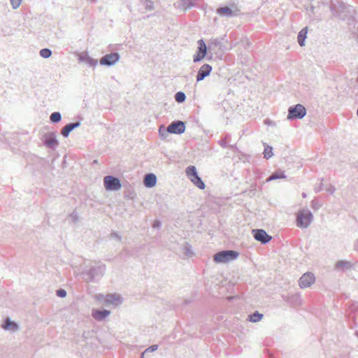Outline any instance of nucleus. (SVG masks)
Returning <instances> with one entry per match:
<instances>
[{"instance_id": "nucleus-1", "label": "nucleus", "mask_w": 358, "mask_h": 358, "mask_svg": "<svg viewBox=\"0 0 358 358\" xmlns=\"http://www.w3.org/2000/svg\"><path fill=\"white\" fill-rule=\"evenodd\" d=\"M106 271V265L104 264L98 262L94 265H90L82 272L83 280L87 282H97L104 275Z\"/></svg>"}, {"instance_id": "nucleus-2", "label": "nucleus", "mask_w": 358, "mask_h": 358, "mask_svg": "<svg viewBox=\"0 0 358 358\" xmlns=\"http://www.w3.org/2000/svg\"><path fill=\"white\" fill-rule=\"evenodd\" d=\"M239 256V252L235 250H222L213 255V260L216 263H227L234 260Z\"/></svg>"}, {"instance_id": "nucleus-3", "label": "nucleus", "mask_w": 358, "mask_h": 358, "mask_svg": "<svg viewBox=\"0 0 358 358\" xmlns=\"http://www.w3.org/2000/svg\"><path fill=\"white\" fill-rule=\"evenodd\" d=\"M313 219V213L308 209L299 210L296 215V226L299 228H307Z\"/></svg>"}, {"instance_id": "nucleus-4", "label": "nucleus", "mask_w": 358, "mask_h": 358, "mask_svg": "<svg viewBox=\"0 0 358 358\" xmlns=\"http://www.w3.org/2000/svg\"><path fill=\"white\" fill-rule=\"evenodd\" d=\"M307 113V110L304 106L298 103L289 107L287 119L289 120H301L303 118Z\"/></svg>"}, {"instance_id": "nucleus-5", "label": "nucleus", "mask_w": 358, "mask_h": 358, "mask_svg": "<svg viewBox=\"0 0 358 358\" xmlns=\"http://www.w3.org/2000/svg\"><path fill=\"white\" fill-rule=\"evenodd\" d=\"M187 176L191 180V182L200 189H205V183L202 179L198 175L196 169L194 166H189L185 170Z\"/></svg>"}, {"instance_id": "nucleus-6", "label": "nucleus", "mask_w": 358, "mask_h": 358, "mask_svg": "<svg viewBox=\"0 0 358 358\" xmlns=\"http://www.w3.org/2000/svg\"><path fill=\"white\" fill-rule=\"evenodd\" d=\"M103 184L106 189L108 191H117L122 187L120 179L113 176H105Z\"/></svg>"}, {"instance_id": "nucleus-7", "label": "nucleus", "mask_w": 358, "mask_h": 358, "mask_svg": "<svg viewBox=\"0 0 358 358\" xmlns=\"http://www.w3.org/2000/svg\"><path fill=\"white\" fill-rule=\"evenodd\" d=\"M198 47L196 51V54L193 56V62L194 63L201 62L203 59L208 53V47L203 39H199L197 41Z\"/></svg>"}, {"instance_id": "nucleus-8", "label": "nucleus", "mask_w": 358, "mask_h": 358, "mask_svg": "<svg viewBox=\"0 0 358 358\" xmlns=\"http://www.w3.org/2000/svg\"><path fill=\"white\" fill-rule=\"evenodd\" d=\"M120 59L118 52H111L103 56L100 59V64L102 66H111L115 64Z\"/></svg>"}, {"instance_id": "nucleus-9", "label": "nucleus", "mask_w": 358, "mask_h": 358, "mask_svg": "<svg viewBox=\"0 0 358 358\" xmlns=\"http://www.w3.org/2000/svg\"><path fill=\"white\" fill-rule=\"evenodd\" d=\"M252 234L256 241L264 245L268 243L272 238V236L268 235L265 230L262 229H252Z\"/></svg>"}, {"instance_id": "nucleus-10", "label": "nucleus", "mask_w": 358, "mask_h": 358, "mask_svg": "<svg viewBox=\"0 0 358 358\" xmlns=\"http://www.w3.org/2000/svg\"><path fill=\"white\" fill-rule=\"evenodd\" d=\"M348 6L338 0L331 1L330 5L331 11L336 17H341V14L346 11Z\"/></svg>"}, {"instance_id": "nucleus-11", "label": "nucleus", "mask_w": 358, "mask_h": 358, "mask_svg": "<svg viewBox=\"0 0 358 358\" xmlns=\"http://www.w3.org/2000/svg\"><path fill=\"white\" fill-rule=\"evenodd\" d=\"M43 143L48 148L55 149L59 145L55 133L48 132L45 134L43 136Z\"/></svg>"}, {"instance_id": "nucleus-12", "label": "nucleus", "mask_w": 358, "mask_h": 358, "mask_svg": "<svg viewBox=\"0 0 358 358\" xmlns=\"http://www.w3.org/2000/svg\"><path fill=\"white\" fill-rule=\"evenodd\" d=\"M315 278L313 273L307 272L304 273L299 280V285L301 288H307L310 287L315 282Z\"/></svg>"}, {"instance_id": "nucleus-13", "label": "nucleus", "mask_w": 358, "mask_h": 358, "mask_svg": "<svg viewBox=\"0 0 358 358\" xmlns=\"http://www.w3.org/2000/svg\"><path fill=\"white\" fill-rule=\"evenodd\" d=\"M185 131V123L180 120L172 122L168 126V131H171V134H182Z\"/></svg>"}, {"instance_id": "nucleus-14", "label": "nucleus", "mask_w": 358, "mask_h": 358, "mask_svg": "<svg viewBox=\"0 0 358 358\" xmlns=\"http://www.w3.org/2000/svg\"><path fill=\"white\" fill-rule=\"evenodd\" d=\"M223 40L224 38L210 39L208 43V49L214 51L215 53H217V51H223L226 49V47L222 43Z\"/></svg>"}, {"instance_id": "nucleus-15", "label": "nucleus", "mask_w": 358, "mask_h": 358, "mask_svg": "<svg viewBox=\"0 0 358 358\" xmlns=\"http://www.w3.org/2000/svg\"><path fill=\"white\" fill-rule=\"evenodd\" d=\"M212 66L208 64L202 65L196 75V82H200L208 76L212 71Z\"/></svg>"}, {"instance_id": "nucleus-16", "label": "nucleus", "mask_w": 358, "mask_h": 358, "mask_svg": "<svg viewBox=\"0 0 358 358\" xmlns=\"http://www.w3.org/2000/svg\"><path fill=\"white\" fill-rule=\"evenodd\" d=\"M217 13L221 16L231 17L233 16L238 15L240 14V10H238V8L232 10L229 6H224L217 8Z\"/></svg>"}, {"instance_id": "nucleus-17", "label": "nucleus", "mask_w": 358, "mask_h": 358, "mask_svg": "<svg viewBox=\"0 0 358 358\" xmlns=\"http://www.w3.org/2000/svg\"><path fill=\"white\" fill-rule=\"evenodd\" d=\"M80 126V122H71L67 124H66L62 129H61V134L64 137L67 138L69 136V134L75 129L79 127Z\"/></svg>"}, {"instance_id": "nucleus-18", "label": "nucleus", "mask_w": 358, "mask_h": 358, "mask_svg": "<svg viewBox=\"0 0 358 358\" xmlns=\"http://www.w3.org/2000/svg\"><path fill=\"white\" fill-rule=\"evenodd\" d=\"M78 61L80 62H85L90 66L92 67H95L98 64V61L95 59L90 57L88 55L87 52H83L80 54L78 57Z\"/></svg>"}, {"instance_id": "nucleus-19", "label": "nucleus", "mask_w": 358, "mask_h": 358, "mask_svg": "<svg viewBox=\"0 0 358 358\" xmlns=\"http://www.w3.org/2000/svg\"><path fill=\"white\" fill-rule=\"evenodd\" d=\"M353 268V264L345 260H339L335 264V269L341 271H346Z\"/></svg>"}, {"instance_id": "nucleus-20", "label": "nucleus", "mask_w": 358, "mask_h": 358, "mask_svg": "<svg viewBox=\"0 0 358 358\" xmlns=\"http://www.w3.org/2000/svg\"><path fill=\"white\" fill-rule=\"evenodd\" d=\"M110 314V311L106 309L93 310L92 317L98 321H102Z\"/></svg>"}, {"instance_id": "nucleus-21", "label": "nucleus", "mask_w": 358, "mask_h": 358, "mask_svg": "<svg viewBox=\"0 0 358 358\" xmlns=\"http://www.w3.org/2000/svg\"><path fill=\"white\" fill-rule=\"evenodd\" d=\"M144 185L146 187L151 188L155 186L157 183V177L154 173H147L144 176Z\"/></svg>"}, {"instance_id": "nucleus-22", "label": "nucleus", "mask_w": 358, "mask_h": 358, "mask_svg": "<svg viewBox=\"0 0 358 358\" xmlns=\"http://www.w3.org/2000/svg\"><path fill=\"white\" fill-rule=\"evenodd\" d=\"M105 303L118 305L122 303V299L116 294H108L106 296Z\"/></svg>"}, {"instance_id": "nucleus-23", "label": "nucleus", "mask_w": 358, "mask_h": 358, "mask_svg": "<svg viewBox=\"0 0 358 358\" xmlns=\"http://www.w3.org/2000/svg\"><path fill=\"white\" fill-rule=\"evenodd\" d=\"M230 138V135L229 134H226L224 136L221 138V139L218 141L219 145L222 148H229L231 150L236 149V145H228L229 139Z\"/></svg>"}, {"instance_id": "nucleus-24", "label": "nucleus", "mask_w": 358, "mask_h": 358, "mask_svg": "<svg viewBox=\"0 0 358 358\" xmlns=\"http://www.w3.org/2000/svg\"><path fill=\"white\" fill-rule=\"evenodd\" d=\"M308 27L303 28L298 34L297 40L300 46L305 45V41L307 37Z\"/></svg>"}, {"instance_id": "nucleus-25", "label": "nucleus", "mask_w": 358, "mask_h": 358, "mask_svg": "<svg viewBox=\"0 0 358 358\" xmlns=\"http://www.w3.org/2000/svg\"><path fill=\"white\" fill-rule=\"evenodd\" d=\"M286 176L285 175L284 172L281 170H278L275 172H273L267 179L266 182H270L271 180H275L277 179H282L285 178Z\"/></svg>"}, {"instance_id": "nucleus-26", "label": "nucleus", "mask_w": 358, "mask_h": 358, "mask_svg": "<svg viewBox=\"0 0 358 358\" xmlns=\"http://www.w3.org/2000/svg\"><path fill=\"white\" fill-rule=\"evenodd\" d=\"M2 327L5 329V330H9V329H18V326L17 324L13 322V321H11L10 318H6L4 322H3V324H2Z\"/></svg>"}, {"instance_id": "nucleus-27", "label": "nucleus", "mask_w": 358, "mask_h": 358, "mask_svg": "<svg viewBox=\"0 0 358 358\" xmlns=\"http://www.w3.org/2000/svg\"><path fill=\"white\" fill-rule=\"evenodd\" d=\"M263 317V314L259 313L258 311H255L252 314L248 316V320L252 322H257L260 321Z\"/></svg>"}, {"instance_id": "nucleus-28", "label": "nucleus", "mask_w": 358, "mask_h": 358, "mask_svg": "<svg viewBox=\"0 0 358 358\" xmlns=\"http://www.w3.org/2000/svg\"><path fill=\"white\" fill-rule=\"evenodd\" d=\"M141 4H143L148 11H152L155 10L154 2L152 0H140Z\"/></svg>"}, {"instance_id": "nucleus-29", "label": "nucleus", "mask_w": 358, "mask_h": 358, "mask_svg": "<svg viewBox=\"0 0 358 358\" xmlns=\"http://www.w3.org/2000/svg\"><path fill=\"white\" fill-rule=\"evenodd\" d=\"M50 120L52 123L56 124L62 120V115L59 112H53L50 116Z\"/></svg>"}, {"instance_id": "nucleus-30", "label": "nucleus", "mask_w": 358, "mask_h": 358, "mask_svg": "<svg viewBox=\"0 0 358 358\" xmlns=\"http://www.w3.org/2000/svg\"><path fill=\"white\" fill-rule=\"evenodd\" d=\"M182 250L183 251V253L187 257H191L193 255V252L192 250V245L189 243H187V242H185L183 244Z\"/></svg>"}, {"instance_id": "nucleus-31", "label": "nucleus", "mask_w": 358, "mask_h": 358, "mask_svg": "<svg viewBox=\"0 0 358 358\" xmlns=\"http://www.w3.org/2000/svg\"><path fill=\"white\" fill-rule=\"evenodd\" d=\"M159 134L162 139H165L169 134H171V131H168V127L162 125L159 129Z\"/></svg>"}, {"instance_id": "nucleus-32", "label": "nucleus", "mask_w": 358, "mask_h": 358, "mask_svg": "<svg viewBox=\"0 0 358 358\" xmlns=\"http://www.w3.org/2000/svg\"><path fill=\"white\" fill-rule=\"evenodd\" d=\"M175 100L179 103H182L186 100V95L183 92H178L175 94Z\"/></svg>"}, {"instance_id": "nucleus-33", "label": "nucleus", "mask_w": 358, "mask_h": 358, "mask_svg": "<svg viewBox=\"0 0 358 358\" xmlns=\"http://www.w3.org/2000/svg\"><path fill=\"white\" fill-rule=\"evenodd\" d=\"M301 300L299 294H294L289 297L287 301L294 305H299L301 304Z\"/></svg>"}, {"instance_id": "nucleus-34", "label": "nucleus", "mask_w": 358, "mask_h": 358, "mask_svg": "<svg viewBox=\"0 0 358 358\" xmlns=\"http://www.w3.org/2000/svg\"><path fill=\"white\" fill-rule=\"evenodd\" d=\"M182 7L186 10L194 6V0H180Z\"/></svg>"}, {"instance_id": "nucleus-35", "label": "nucleus", "mask_w": 358, "mask_h": 358, "mask_svg": "<svg viewBox=\"0 0 358 358\" xmlns=\"http://www.w3.org/2000/svg\"><path fill=\"white\" fill-rule=\"evenodd\" d=\"M39 55L44 59H48L51 57L52 51L49 48H43L40 50Z\"/></svg>"}, {"instance_id": "nucleus-36", "label": "nucleus", "mask_w": 358, "mask_h": 358, "mask_svg": "<svg viewBox=\"0 0 358 358\" xmlns=\"http://www.w3.org/2000/svg\"><path fill=\"white\" fill-rule=\"evenodd\" d=\"M273 155V148L271 146H267L264 148V157L266 159H268Z\"/></svg>"}, {"instance_id": "nucleus-37", "label": "nucleus", "mask_w": 358, "mask_h": 358, "mask_svg": "<svg viewBox=\"0 0 358 358\" xmlns=\"http://www.w3.org/2000/svg\"><path fill=\"white\" fill-rule=\"evenodd\" d=\"M158 348L157 345H152L148 348L142 354L141 358H144V356L148 354V352H153L156 351Z\"/></svg>"}, {"instance_id": "nucleus-38", "label": "nucleus", "mask_w": 358, "mask_h": 358, "mask_svg": "<svg viewBox=\"0 0 358 358\" xmlns=\"http://www.w3.org/2000/svg\"><path fill=\"white\" fill-rule=\"evenodd\" d=\"M13 9H17L21 4L22 0H10Z\"/></svg>"}, {"instance_id": "nucleus-39", "label": "nucleus", "mask_w": 358, "mask_h": 358, "mask_svg": "<svg viewBox=\"0 0 358 358\" xmlns=\"http://www.w3.org/2000/svg\"><path fill=\"white\" fill-rule=\"evenodd\" d=\"M56 294L60 298H64L66 296V291L64 289H59L56 291Z\"/></svg>"}, {"instance_id": "nucleus-40", "label": "nucleus", "mask_w": 358, "mask_h": 358, "mask_svg": "<svg viewBox=\"0 0 358 358\" xmlns=\"http://www.w3.org/2000/svg\"><path fill=\"white\" fill-rule=\"evenodd\" d=\"M69 217L74 223L78 221V215L76 210L73 211V213L70 214Z\"/></svg>"}, {"instance_id": "nucleus-41", "label": "nucleus", "mask_w": 358, "mask_h": 358, "mask_svg": "<svg viewBox=\"0 0 358 358\" xmlns=\"http://www.w3.org/2000/svg\"><path fill=\"white\" fill-rule=\"evenodd\" d=\"M110 238H113L119 242H120L122 241V236L120 234H118L117 232H115V231H113L110 234Z\"/></svg>"}, {"instance_id": "nucleus-42", "label": "nucleus", "mask_w": 358, "mask_h": 358, "mask_svg": "<svg viewBox=\"0 0 358 358\" xmlns=\"http://www.w3.org/2000/svg\"><path fill=\"white\" fill-rule=\"evenodd\" d=\"M311 206L313 208L317 210L321 206L318 204L317 201L316 200H313L311 201Z\"/></svg>"}, {"instance_id": "nucleus-43", "label": "nucleus", "mask_w": 358, "mask_h": 358, "mask_svg": "<svg viewBox=\"0 0 358 358\" xmlns=\"http://www.w3.org/2000/svg\"><path fill=\"white\" fill-rule=\"evenodd\" d=\"M323 189V184L321 182L317 187H315V192L316 193L321 192Z\"/></svg>"}, {"instance_id": "nucleus-44", "label": "nucleus", "mask_w": 358, "mask_h": 358, "mask_svg": "<svg viewBox=\"0 0 358 358\" xmlns=\"http://www.w3.org/2000/svg\"><path fill=\"white\" fill-rule=\"evenodd\" d=\"M335 190L336 189L333 185H329V187L326 189V191L330 194H334Z\"/></svg>"}, {"instance_id": "nucleus-45", "label": "nucleus", "mask_w": 358, "mask_h": 358, "mask_svg": "<svg viewBox=\"0 0 358 358\" xmlns=\"http://www.w3.org/2000/svg\"><path fill=\"white\" fill-rule=\"evenodd\" d=\"M161 226V222L158 220H155L154 223L152 224L153 228H159Z\"/></svg>"}, {"instance_id": "nucleus-46", "label": "nucleus", "mask_w": 358, "mask_h": 358, "mask_svg": "<svg viewBox=\"0 0 358 358\" xmlns=\"http://www.w3.org/2000/svg\"><path fill=\"white\" fill-rule=\"evenodd\" d=\"M264 122H265V124H271L272 123V122L268 119L265 120Z\"/></svg>"}, {"instance_id": "nucleus-47", "label": "nucleus", "mask_w": 358, "mask_h": 358, "mask_svg": "<svg viewBox=\"0 0 358 358\" xmlns=\"http://www.w3.org/2000/svg\"><path fill=\"white\" fill-rule=\"evenodd\" d=\"M302 196H303V198H305V197L306 196V194L303 192V193L302 194Z\"/></svg>"}, {"instance_id": "nucleus-48", "label": "nucleus", "mask_w": 358, "mask_h": 358, "mask_svg": "<svg viewBox=\"0 0 358 358\" xmlns=\"http://www.w3.org/2000/svg\"><path fill=\"white\" fill-rule=\"evenodd\" d=\"M91 1L95 2L96 0H90Z\"/></svg>"}, {"instance_id": "nucleus-49", "label": "nucleus", "mask_w": 358, "mask_h": 358, "mask_svg": "<svg viewBox=\"0 0 358 358\" xmlns=\"http://www.w3.org/2000/svg\"><path fill=\"white\" fill-rule=\"evenodd\" d=\"M357 336H358V331L356 333Z\"/></svg>"}, {"instance_id": "nucleus-50", "label": "nucleus", "mask_w": 358, "mask_h": 358, "mask_svg": "<svg viewBox=\"0 0 358 358\" xmlns=\"http://www.w3.org/2000/svg\"><path fill=\"white\" fill-rule=\"evenodd\" d=\"M357 245H358V240H357Z\"/></svg>"}]
</instances>
